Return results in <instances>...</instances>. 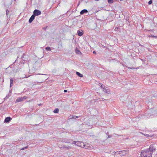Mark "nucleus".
I'll use <instances>...</instances> for the list:
<instances>
[{"mask_svg": "<svg viewBox=\"0 0 157 157\" xmlns=\"http://www.w3.org/2000/svg\"><path fill=\"white\" fill-rule=\"evenodd\" d=\"M63 141L68 143H74L75 145H76L79 147H83V142L80 141H73L71 140V141L65 139H63Z\"/></svg>", "mask_w": 157, "mask_h": 157, "instance_id": "nucleus-1", "label": "nucleus"}, {"mask_svg": "<svg viewBox=\"0 0 157 157\" xmlns=\"http://www.w3.org/2000/svg\"><path fill=\"white\" fill-rule=\"evenodd\" d=\"M152 154L146 149L141 152L140 157H152Z\"/></svg>", "mask_w": 157, "mask_h": 157, "instance_id": "nucleus-2", "label": "nucleus"}, {"mask_svg": "<svg viewBox=\"0 0 157 157\" xmlns=\"http://www.w3.org/2000/svg\"><path fill=\"white\" fill-rule=\"evenodd\" d=\"M99 86H100L101 89L104 92L107 94L109 93V90L108 87H105L104 84L100 83H99Z\"/></svg>", "mask_w": 157, "mask_h": 157, "instance_id": "nucleus-3", "label": "nucleus"}, {"mask_svg": "<svg viewBox=\"0 0 157 157\" xmlns=\"http://www.w3.org/2000/svg\"><path fill=\"white\" fill-rule=\"evenodd\" d=\"M41 12L38 10H35L33 12V15L35 16H39L41 14Z\"/></svg>", "mask_w": 157, "mask_h": 157, "instance_id": "nucleus-4", "label": "nucleus"}, {"mask_svg": "<svg viewBox=\"0 0 157 157\" xmlns=\"http://www.w3.org/2000/svg\"><path fill=\"white\" fill-rule=\"evenodd\" d=\"M149 150V151L152 154L155 151V148L153 145H151L149 148L147 149Z\"/></svg>", "mask_w": 157, "mask_h": 157, "instance_id": "nucleus-5", "label": "nucleus"}, {"mask_svg": "<svg viewBox=\"0 0 157 157\" xmlns=\"http://www.w3.org/2000/svg\"><path fill=\"white\" fill-rule=\"evenodd\" d=\"M26 98H25V97L19 98L16 100V102H19L21 101L24 100Z\"/></svg>", "mask_w": 157, "mask_h": 157, "instance_id": "nucleus-6", "label": "nucleus"}, {"mask_svg": "<svg viewBox=\"0 0 157 157\" xmlns=\"http://www.w3.org/2000/svg\"><path fill=\"white\" fill-rule=\"evenodd\" d=\"M11 120V118L10 117H6L4 120V123H9Z\"/></svg>", "mask_w": 157, "mask_h": 157, "instance_id": "nucleus-7", "label": "nucleus"}, {"mask_svg": "<svg viewBox=\"0 0 157 157\" xmlns=\"http://www.w3.org/2000/svg\"><path fill=\"white\" fill-rule=\"evenodd\" d=\"M61 147H60L65 149V150L69 149L71 148V147L69 146H66L64 145H63L62 146L61 145Z\"/></svg>", "mask_w": 157, "mask_h": 157, "instance_id": "nucleus-8", "label": "nucleus"}, {"mask_svg": "<svg viewBox=\"0 0 157 157\" xmlns=\"http://www.w3.org/2000/svg\"><path fill=\"white\" fill-rule=\"evenodd\" d=\"M35 16L33 14L29 18V23H31L35 19Z\"/></svg>", "mask_w": 157, "mask_h": 157, "instance_id": "nucleus-9", "label": "nucleus"}, {"mask_svg": "<svg viewBox=\"0 0 157 157\" xmlns=\"http://www.w3.org/2000/svg\"><path fill=\"white\" fill-rule=\"evenodd\" d=\"M87 12H88V11L87 10H86V9H84V10H82L80 12V13L82 15V14H84V13H87Z\"/></svg>", "mask_w": 157, "mask_h": 157, "instance_id": "nucleus-10", "label": "nucleus"}, {"mask_svg": "<svg viewBox=\"0 0 157 157\" xmlns=\"http://www.w3.org/2000/svg\"><path fill=\"white\" fill-rule=\"evenodd\" d=\"M89 147V145L88 144H84V143H83V147L86 148V149H88Z\"/></svg>", "mask_w": 157, "mask_h": 157, "instance_id": "nucleus-11", "label": "nucleus"}, {"mask_svg": "<svg viewBox=\"0 0 157 157\" xmlns=\"http://www.w3.org/2000/svg\"><path fill=\"white\" fill-rule=\"evenodd\" d=\"M77 33L78 35L79 36H81L83 34V32H80L79 30H78Z\"/></svg>", "mask_w": 157, "mask_h": 157, "instance_id": "nucleus-12", "label": "nucleus"}, {"mask_svg": "<svg viewBox=\"0 0 157 157\" xmlns=\"http://www.w3.org/2000/svg\"><path fill=\"white\" fill-rule=\"evenodd\" d=\"M76 74L79 77H83V75L78 72H76Z\"/></svg>", "mask_w": 157, "mask_h": 157, "instance_id": "nucleus-13", "label": "nucleus"}, {"mask_svg": "<svg viewBox=\"0 0 157 157\" xmlns=\"http://www.w3.org/2000/svg\"><path fill=\"white\" fill-rule=\"evenodd\" d=\"M59 109L58 108H56L53 111L55 113H58L59 112Z\"/></svg>", "mask_w": 157, "mask_h": 157, "instance_id": "nucleus-14", "label": "nucleus"}, {"mask_svg": "<svg viewBox=\"0 0 157 157\" xmlns=\"http://www.w3.org/2000/svg\"><path fill=\"white\" fill-rule=\"evenodd\" d=\"M10 86L11 87L12 86V84L13 83V80L12 78H11L10 79Z\"/></svg>", "mask_w": 157, "mask_h": 157, "instance_id": "nucleus-15", "label": "nucleus"}, {"mask_svg": "<svg viewBox=\"0 0 157 157\" xmlns=\"http://www.w3.org/2000/svg\"><path fill=\"white\" fill-rule=\"evenodd\" d=\"M45 49L46 50L48 51H51V49L49 47H47L45 48Z\"/></svg>", "mask_w": 157, "mask_h": 157, "instance_id": "nucleus-16", "label": "nucleus"}, {"mask_svg": "<svg viewBox=\"0 0 157 157\" xmlns=\"http://www.w3.org/2000/svg\"><path fill=\"white\" fill-rule=\"evenodd\" d=\"M108 2L109 3H112L113 2V0H108Z\"/></svg>", "mask_w": 157, "mask_h": 157, "instance_id": "nucleus-17", "label": "nucleus"}, {"mask_svg": "<svg viewBox=\"0 0 157 157\" xmlns=\"http://www.w3.org/2000/svg\"><path fill=\"white\" fill-rule=\"evenodd\" d=\"M76 52L78 54H79V53H81V52L79 51L78 49H76Z\"/></svg>", "mask_w": 157, "mask_h": 157, "instance_id": "nucleus-18", "label": "nucleus"}, {"mask_svg": "<svg viewBox=\"0 0 157 157\" xmlns=\"http://www.w3.org/2000/svg\"><path fill=\"white\" fill-rule=\"evenodd\" d=\"M71 118H72V119H75L76 118L78 117H77L75 116H71Z\"/></svg>", "mask_w": 157, "mask_h": 157, "instance_id": "nucleus-19", "label": "nucleus"}, {"mask_svg": "<svg viewBox=\"0 0 157 157\" xmlns=\"http://www.w3.org/2000/svg\"><path fill=\"white\" fill-rule=\"evenodd\" d=\"M152 3V1L151 0H150L148 2V4L149 5H151V4Z\"/></svg>", "mask_w": 157, "mask_h": 157, "instance_id": "nucleus-20", "label": "nucleus"}, {"mask_svg": "<svg viewBox=\"0 0 157 157\" xmlns=\"http://www.w3.org/2000/svg\"><path fill=\"white\" fill-rule=\"evenodd\" d=\"M111 154L112 155H115L116 153V152L115 151H113V152H111Z\"/></svg>", "mask_w": 157, "mask_h": 157, "instance_id": "nucleus-21", "label": "nucleus"}, {"mask_svg": "<svg viewBox=\"0 0 157 157\" xmlns=\"http://www.w3.org/2000/svg\"><path fill=\"white\" fill-rule=\"evenodd\" d=\"M9 12V10H6V14L7 15Z\"/></svg>", "mask_w": 157, "mask_h": 157, "instance_id": "nucleus-22", "label": "nucleus"}, {"mask_svg": "<svg viewBox=\"0 0 157 157\" xmlns=\"http://www.w3.org/2000/svg\"><path fill=\"white\" fill-rule=\"evenodd\" d=\"M27 147H28L27 146L25 147H23V148H22V149H21V150H24L25 149H26L27 148Z\"/></svg>", "mask_w": 157, "mask_h": 157, "instance_id": "nucleus-23", "label": "nucleus"}, {"mask_svg": "<svg viewBox=\"0 0 157 157\" xmlns=\"http://www.w3.org/2000/svg\"><path fill=\"white\" fill-rule=\"evenodd\" d=\"M145 136H150L148 134H146L145 135Z\"/></svg>", "mask_w": 157, "mask_h": 157, "instance_id": "nucleus-24", "label": "nucleus"}, {"mask_svg": "<svg viewBox=\"0 0 157 157\" xmlns=\"http://www.w3.org/2000/svg\"><path fill=\"white\" fill-rule=\"evenodd\" d=\"M64 92H67V90H64Z\"/></svg>", "mask_w": 157, "mask_h": 157, "instance_id": "nucleus-25", "label": "nucleus"}, {"mask_svg": "<svg viewBox=\"0 0 157 157\" xmlns=\"http://www.w3.org/2000/svg\"><path fill=\"white\" fill-rule=\"evenodd\" d=\"M9 97V96H8V95H7L5 97V98H8Z\"/></svg>", "mask_w": 157, "mask_h": 157, "instance_id": "nucleus-26", "label": "nucleus"}, {"mask_svg": "<svg viewBox=\"0 0 157 157\" xmlns=\"http://www.w3.org/2000/svg\"><path fill=\"white\" fill-rule=\"evenodd\" d=\"M69 119H72V118H71V116H70L69 118Z\"/></svg>", "mask_w": 157, "mask_h": 157, "instance_id": "nucleus-27", "label": "nucleus"}, {"mask_svg": "<svg viewBox=\"0 0 157 157\" xmlns=\"http://www.w3.org/2000/svg\"><path fill=\"white\" fill-rule=\"evenodd\" d=\"M111 137V136H109V135L108 136V138H110Z\"/></svg>", "mask_w": 157, "mask_h": 157, "instance_id": "nucleus-28", "label": "nucleus"}, {"mask_svg": "<svg viewBox=\"0 0 157 157\" xmlns=\"http://www.w3.org/2000/svg\"><path fill=\"white\" fill-rule=\"evenodd\" d=\"M93 53L94 54H95L96 53V52L94 51L93 52Z\"/></svg>", "mask_w": 157, "mask_h": 157, "instance_id": "nucleus-29", "label": "nucleus"}, {"mask_svg": "<svg viewBox=\"0 0 157 157\" xmlns=\"http://www.w3.org/2000/svg\"><path fill=\"white\" fill-rule=\"evenodd\" d=\"M108 133V132L107 133H106V134H107Z\"/></svg>", "mask_w": 157, "mask_h": 157, "instance_id": "nucleus-30", "label": "nucleus"}, {"mask_svg": "<svg viewBox=\"0 0 157 157\" xmlns=\"http://www.w3.org/2000/svg\"><path fill=\"white\" fill-rule=\"evenodd\" d=\"M41 75H45V74H41Z\"/></svg>", "mask_w": 157, "mask_h": 157, "instance_id": "nucleus-31", "label": "nucleus"}, {"mask_svg": "<svg viewBox=\"0 0 157 157\" xmlns=\"http://www.w3.org/2000/svg\"><path fill=\"white\" fill-rule=\"evenodd\" d=\"M37 75H40L41 74H37Z\"/></svg>", "mask_w": 157, "mask_h": 157, "instance_id": "nucleus-32", "label": "nucleus"}, {"mask_svg": "<svg viewBox=\"0 0 157 157\" xmlns=\"http://www.w3.org/2000/svg\"><path fill=\"white\" fill-rule=\"evenodd\" d=\"M120 1H122L123 0H120Z\"/></svg>", "mask_w": 157, "mask_h": 157, "instance_id": "nucleus-33", "label": "nucleus"}]
</instances>
